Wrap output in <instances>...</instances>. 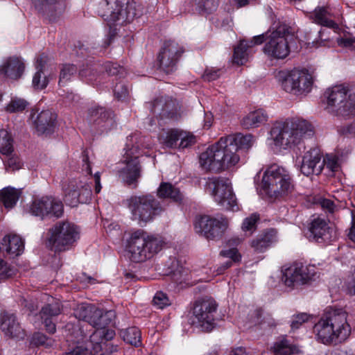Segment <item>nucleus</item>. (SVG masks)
I'll list each match as a JSON object with an SVG mask.
<instances>
[{"label": "nucleus", "mask_w": 355, "mask_h": 355, "mask_svg": "<svg viewBox=\"0 0 355 355\" xmlns=\"http://www.w3.org/2000/svg\"><path fill=\"white\" fill-rule=\"evenodd\" d=\"M74 314L79 320L87 322L96 329L85 346L78 345L63 355H110L117 351V345L110 343L115 332L107 328L115 318L114 311H103L94 305L83 304L78 306Z\"/></svg>", "instance_id": "1"}, {"label": "nucleus", "mask_w": 355, "mask_h": 355, "mask_svg": "<svg viewBox=\"0 0 355 355\" xmlns=\"http://www.w3.org/2000/svg\"><path fill=\"white\" fill-rule=\"evenodd\" d=\"M347 316V312L343 308H326L313 327L315 340L326 345L345 341L351 334Z\"/></svg>", "instance_id": "2"}, {"label": "nucleus", "mask_w": 355, "mask_h": 355, "mask_svg": "<svg viewBox=\"0 0 355 355\" xmlns=\"http://www.w3.org/2000/svg\"><path fill=\"white\" fill-rule=\"evenodd\" d=\"M145 137L139 132H135L127 137L125 153L118 170V176L123 184L132 189L137 188L142 175V166L139 158L146 155L145 149L148 145L144 144Z\"/></svg>", "instance_id": "3"}, {"label": "nucleus", "mask_w": 355, "mask_h": 355, "mask_svg": "<svg viewBox=\"0 0 355 355\" xmlns=\"http://www.w3.org/2000/svg\"><path fill=\"white\" fill-rule=\"evenodd\" d=\"M270 137L275 146L284 149L300 144L304 139L314 135L313 125L308 121L293 118L276 121L270 130Z\"/></svg>", "instance_id": "4"}, {"label": "nucleus", "mask_w": 355, "mask_h": 355, "mask_svg": "<svg viewBox=\"0 0 355 355\" xmlns=\"http://www.w3.org/2000/svg\"><path fill=\"white\" fill-rule=\"evenodd\" d=\"M136 5L133 0H104L100 3L99 12L109 26L105 48L117 35L116 26L130 23L137 15Z\"/></svg>", "instance_id": "5"}, {"label": "nucleus", "mask_w": 355, "mask_h": 355, "mask_svg": "<svg viewBox=\"0 0 355 355\" xmlns=\"http://www.w3.org/2000/svg\"><path fill=\"white\" fill-rule=\"evenodd\" d=\"M239 159V155L232 153L225 137H221L200 153L199 164L207 172L219 173L234 166Z\"/></svg>", "instance_id": "6"}, {"label": "nucleus", "mask_w": 355, "mask_h": 355, "mask_svg": "<svg viewBox=\"0 0 355 355\" xmlns=\"http://www.w3.org/2000/svg\"><path fill=\"white\" fill-rule=\"evenodd\" d=\"M164 245V241L161 237L137 230L128 240L126 250L132 261L141 263L153 258L162 250Z\"/></svg>", "instance_id": "7"}, {"label": "nucleus", "mask_w": 355, "mask_h": 355, "mask_svg": "<svg viewBox=\"0 0 355 355\" xmlns=\"http://www.w3.org/2000/svg\"><path fill=\"white\" fill-rule=\"evenodd\" d=\"M261 189L270 197L288 196L294 190V181L290 172L277 164L269 166L263 173Z\"/></svg>", "instance_id": "8"}, {"label": "nucleus", "mask_w": 355, "mask_h": 355, "mask_svg": "<svg viewBox=\"0 0 355 355\" xmlns=\"http://www.w3.org/2000/svg\"><path fill=\"white\" fill-rule=\"evenodd\" d=\"M127 202L132 219L140 226L153 220L164 210L159 201L150 194L133 196Z\"/></svg>", "instance_id": "9"}, {"label": "nucleus", "mask_w": 355, "mask_h": 355, "mask_svg": "<svg viewBox=\"0 0 355 355\" xmlns=\"http://www.w3.org/2000/svg\"><path fill=\"white\" fill-rule=\"evenodd\" d=\"M270 35L263 47V52L275 59H284L290 53L288 37L291 27L283 22H275L269 30Z\"/></svg>", "instance_id": "10"}, {"label": "nucleus", "mask_w": 355, "mask_h": 355, "mask_svg": "<svg viewBox=\"0 0 355 355\" xmlns=\"http://www.w3.org/2000/svg\"><path fill=\"white\" fill-rule=\"evenodd\" d=\"M284 90L293 95H306L311 90L313 80L306 70L279 71L277 75Z\"/></svg>", "instance_id": "11"}, {"label": "nucleus", "mask_w": 355, "mask_h": 355, "mask_svg": "<svg viewBox=\"0 0 355 355\" xmlns=\"http://www.w3.org/2000/svg\"><path fill=\"white\" fill-rule=\"evenodd\" d=\"M325 95L328 108L336 115L347 116L355 112V92L338 85L329 89Z\"/></svg>", "instance_id": "12"}, {"label": "nucleus", "mask_w": 355, "mask_h": 355, "mask_svg": "<svg viewBox=\"0 0 355 355\" xmlns=\"http://www.w3.org/2000/svg\"><path fill=\"white\" fill-rule=\"evenodd\" d=\"M206 189L214 197L217 204L227 210L239 209L236 198L233 192L230 180L224 178H209Z\"/></svg>", "instance_id": "13"}, {"label": "nucleus", "mask_w": 355, "mask_h": 355, "mask_svg": "<svg viewBox=\"0 0 355 355\" xmlns=\"http://www.w3.org/2000/svg\"><path fill=\"white\" fill-rule=\"evenodd\" d=\"M49 243L55 251L68 249L79 239L78 227L69 221L58 222L49 231Z\"/></svg>", "instance_id": "14"}, {"label": "nucleus", "mask_w": 355, "mask_h": 355, "mask_svg": "<svg viewBox=\"0 0 355 355\" xmlns=\"http://www.w3.org/2000/svg\"><path fill=\"white\" fill-rule=\"evenodd\" d=\"M218 304L211 297H202L197 300L193 306V324L202 328V331H210L216 326L215 313Z\"/></svg>", "instance_id": "15"}, {"label": "nucleus", "mask_w": 355, "mask_h": 355, "mask_svg": "<svg viewBox=\"0 0 355 355\" xmlns=\"http://www.w3.org/2000/svg\"><path fill=\"white\" fill-rule=\"evenodd\" d=\"M184 52V47L175 41H166L157 57L160 69L166 74L175 72L178 69V62Z\"/></svg>", "instance_id": "16"}, {"label": "nucleus", "mask_w": 355, "mask_h": 355, "mask_svg": "<svg viewBox=\"0 0 355 355\" xmlns=\"http://www.w3.org/2000/svg\"><path fill=\"white\" fill-rule=\"evenodd\" d=\"M62 202L52 196L34 199L29 207V212L35 216L45 218H60L63 214Z\"/></svg>", "instance_id": "17"}, {"label": "nucleus", "mask_w": 355, "mask_h": 355, "mask_svg": "<svg viewBox=\"0 0 355 355\" xmlns=\"http://www.w3.org/2000/svg\"><path fill=\"white\" fill-rule=\"evenodd\" d=\"M313 278V273L302 263L295 262L284 269L282 281L284 284L291 288H294L306 284Z\"/></svg>", "instance_id": "18"}, {"label": "nucleus", "mask_w": 355, "mask_h": 355, "mask_svg": "<svg viewBox=\"0 0 355 355\" xmlns=\"http://www.w3.org/2000/svg\"><path fill=\"white\" fill-rule=\"evenodd\" d=\"M228 225L227 220L221 217L220 219L211 218L209 216H202L196 223V228L208 240L220 239L225 231Z\"/></svg>", "instance_id": "19"}, {"label": "nucleus", "mask_w": 355, "mask_h": 355, "mask_svg": "<svg viewBox=\"0 0 355 355\" xmlns=\"http://www.w3.org/2000/svg\"><path fill=\"white\" fill-rule=\"evenodd\" d=\"M30 119L39 135H50L54 132L57 124V114L49 110L40 113L31 110Z\"/></svg>", "instance_id": "20"}, {"label": "nucleus", "mask_w": 355, "mask_h": 355, "mask_svg": "<svg viewBox=\"0 0 355 355\" xmlns=\"http://www.w3.org/2000/svg\"><path fill=\"white\" fill-rule=\"evenodd\" d=\"M111 110L97 105H92L87 110V121L99 128L101 132L110 130L114 125Z\"/></svg>", "instance_id": "21"}, {"label": "nucleus", "mask_w": 355, "mask_h": 355, "mask_svg": "<svg viewBox=\"0 0 355 355\" xmlns=\"http://www.w3.org/2000/svg\"><path fill=\"white\" fill-rule=\"evenodd\" d=\"M322 153L318 148L306 151L302 157L301 173L306 176L320 175L324 168V161H322Z\"/></svg>", "instance_id": "22"}, {"label": "nucleus", "mask_w": 355, "mask_h": 355, "mask_svg": "<svg viewBox=\"0 0 355 355\" xmlns=\"http://www.w3.org/2000/svg\"><path fill=\"white\" fill-rule=\"evenodd\" d=\"M306 236L318 243H329L335 239L334 230L321 218H314L310 224Z\"/></svg>", "instance_id": "23"}, {"label": "nucleus", "mask_w": 355, "mask_h": 355, "mask_svg": "<svg viewBox=\"0 0 355 355\" xmlns=\"http://www.w3.org/2000/svg\"><path fill=\"white\" fill-rule=\"evenodd\" d=\"M0 328L5 336L19 340L24 339L26 333L21 326L16 315L8 311H3L1 314Z\"/></svg>", "instance_id": "24"}, {"label": "nucleus", "mask_w": 355, "mask_h": 355, "mask_svg": "<svg viewBox=\"0 0 355 355\" xmlns=\"http://www.w3.org/2000/svg\"><path fill=\"white\" fill-rule=\"evenodd\" d=\"M338 17V15L334 13L333 9L329 6H317L309 14V19L313 22L334 31L339 29V26L336 21Z\"/></svg>", "instance_id": "25"}, {"label": "nucleus", "mask_w": 355, "mask_h": 355, "mask_svg": "<svg viewBox=\"0 0 355 355\" xmlns=\"http://www.w3.org/2000/svg\"><path fill=\"white\" fill-rule=\"evenodd\" d=\"M60 313L61 308L59 302L49 303L42 308L40 315L48 333L53 334L55 332L56 326L53 320Z\"/></svg>", "instance_id": "26"}, {"label": "nucleus", "mask_w": 355, "mask_h": 355, "mask_svg": "<svg viewBox=\"0 0 355 355\" xmlns=\"http://www.w3.org/2000/svg\"><path fill=\"white\" fill-rule=\"evenodd\" d=\"M48 62L49 58L44 53L40 55L36 58L35 66L37 71L32 81V85L35 89L42 90L46 88L49 84V79L44 73Z\"/></svg>", "instance_id": "27"}, {"label": "nucleus", "mask_w": 355, "mask_h": 355, "mask_svg": "<svg viewBox=\"0 0 355 355\" xmlns=\"http://www.w3.org/2000/svg\"><path fill=\"white\" fill-rule=\"evenodd\" d=\"M24 68V64L20 59L11 57L0 66V73L10 79L17 80L21 76Z\"/></svg>", "instance_id": "28"}, {"label": "nucleus", "mask_w": 355, "mask_h": 355, "mask_svg": "<svg viewBox=\"0 0 355 355\" xmlns=\"http://www.w3.org/2000/svg\"><path fill=\"white\" fill-rule=\"evenodd\" d=\"M24 248V241L18 235L5 236L0 243V250L7 254L18 256Z\"/></svg>", "instance_id": "29"}, {"label": "nucleus", "mask_w": 355, "mask_h": 355, "mask_svg": "<svg viewBox=\"0 0 355 355\" xmlns=\"http://www.w3.org/2000/svg\"><path fill=\"white\" fill-rule=\"evenodd\" d=\"M224 137L234 154H237L239 150H248L254 143V137L250 134L243 135L238 133Z\"/></svg>", "instance_id": "30"}, {"label": "nucleus", "mask_w": 355, "mask_h": 355, "mask_svg": "<svg viewBox=\"0 0 355 355\" xmlns=\"http://www.w3.org/2000/svg\"><path fill=\"white\" fill-rule=\"evenodd\" d=\"M276 234L274 229L267 230L251 241V248L257 253L265 252L276 241Z\"/></svg>", "instance_id": "31"}, {"label": "nucleus", "mask_w": 355, "mask_h": 355, "mask_svg": "<svg viewBox=\"0 0 355 355\" xmlns=\"http://www.w3.org/2000/svg\"><path fill=\"white\" fill-rule=\"evenodd\" d=\"M268 118V114L264 110L258 109L245 116L243 119L241 124L246 129L257 128L266 123Z\"/></svg>", "instance_id": "32"}, {"label": "nucleus", "mask_w": 355, "mask_h": 355, "mask_svg": "<svg viewBox=\"0 0 355 355\" xmlns=\"http://www.w3.org/2000/svg\"><path fill=\"white\" fill-rule=\"evenodd\" d=\"M157 195L162 199H171L174 202H180L182 200V195L178 188L171 183L162 182L160 183Z\"/></svg>", "instance_id": "33"}, {"label": "nucleus", "mask_w": 355, "mask_h": 355, "mask_svg": "<svg viewBox=\"0 0 355 355\" xmlns=\"http://www.w3.org/2000/svg\"><path fill=\"white\" fill-rule=\"evenodd\" d=\"M21 193L20 190L11 187L3 188L0 191V203L6 209H12L16 205Z\"/></svg>", "instance_id": "34"}, {"label": "nucleus", "mask_w": 355, "mask_h": 355, "mask_svg": "<svg viewBox=\"0 0 355 355\" xmlns=\"http://www.w3.org/2000/svg\"><path fill=\"white\" fill-rule=\"evenodd\" d=\"M148 108L154 114H158L162 117L177 119V113L174 111H168L169 105L166 103L163 97L155 98L153 102L148 103Z\"/></svg>", "instance_id": "35"}, {"label": "nucleus", "mask_w": 355, "mask_h": 355, "mask_svg": "<svg viewBox=\"0 0 355 355\" xmlns=\"http://www.w3.org/2000/svg\"><path fill=\"white\" fill-rule=\"evenodd\" d=\"M251 46L248 44L247 40H241L239 44L234 47L233 54V62L236 64L243 65L248 60L249 49Z\"/></svg>", "instance_id": "36"}, {"label": "nucleus", "mask_w": 355, "mask_h": 355, "mask_svg": "<svg viewBox=\"0 0 355 355\" xmlns=\"http://www.w3.org/2000/svg\"><path fill=\"white\" fill-rule=\"evenodd\" d=\"M241 242L242 239L236 236L230 239L227 242V245L230 249L222 250L220 254L223 257L232 259L235 263L240 261L241 256L236 247Z\"/></svg>", "instance_id": "37"}, {"label": "nucleus", "mask_w": 355, "mask_h": 355, "mask_svg": "<svg viewBox=\"0 0 355 355\" xmlns=\"http://www.w3.org/2000/svg\"><path fill=\"white\" fill-rule=\"evenodd\" d=\"M120 335L125 343L131 345L139 347L141 345V331L136 327L121 330Z\"/></svg>", "instance_id": "38"}, {"label": "nucleus", "mask_w": 355, "mask_h": 355, "mask_svg": "<svg viewBox=\"0 0 355 355\" xmlns=\"http://www.w3.org/2000/svg\"><path fill=\"white\" fill-rule=\"evenodd\" d=\"M296 347L286 339L282 338L276 341L271 347L275 355H291L294 354Z\"/></svg>", "instance_id": "39"}, {"label": "nucleus", "mask_w": 355, "mask_h": 355, "mask_svg": "<svg viewBox=\"0 0 355 355\" xmlns=\"http://www.w3.org/2000/svg\"><path fill=\"white\" fill-rule=\"evenodd\" d=\"M101 68L108 76H115L116 80L124 78L127 73L123 67L110 61L105 62Z\"/></svg>", "instance_id": "40"}, {"label": "nucleus", "mask_w": 355, "mask_h": 355, "mask_svg": "<svg viewBox=\"0 0 355 355\" xmlns=\"http://www.w3.org/2000/svg\"><path fill=\"white\" fill-rule=\"evenodd\" d=\"M79 190L76 188V183L71 182L64 191V202L71 207H76L80 203Z\"/></svg>", "instance_id": "41"}, {"label": "nucleus", "mask_w": 355, "mask_h": 355, "mask_svg": "<svg viewBox=\"0 0 355 355\" xmlns=\"http://www.w3.org/2000/svg\"><path fill=\"white\" fill-rule=\"evenodd\" d=\"M100 67L98 63L87 65L86 67L80 69L79 76L81 78H85L89 83H92L94 81H97L100 76L97 73V70Z\"/></svg>", "instance_id": "42"}, {"label": "nucleus", "mask_w": 355, "mask_h": 355, "mask_svg": "<svg viewBox=\"0 0 355 355\" xmlns=\"http://www.w3.org/2000/svg\"><path fill=\"white\" fill-rule=\"evenodd\" d=\"M195 4L198 12L209 14L217 9L219 0H195Z\"/></svg>", "instance_id": "43"}, {"label": "nucleus", "mask_w": 355, "mask_h": 355, "mask_svg": "<svg viewBox=\"0 0 355 355\" xmlns=\"http://www.w3.org/2000/svg\"><path fill=\"white\" fill-rule=\"evenodd\" d=\"M76 188L79 190L80 203H89L92 196L91 183L80 180L76 182Z\"/></svg>", "instance_id": "44"}, {"label": "nucleus", "mask_w": 355, "mask_h": 355, "mask_svg": "<svg viewBox=\"0 0 355 355\" xmlns=\"http://www.w3.org/2000/svg\"><path fill=\"white\" fill-rule=\"evenodd\" d=\"M12 139L6 130H0V152L8 155L12 152Z\"/></svg>", "instance_id": "45"}, {"label": "nucleus", "mask_w": 355, "mask_h": 355, "mask_svg": "<svg viewBox=\"0 0 355 355\" xmlns=\"http://www.w3.org/2000/svg\"><path fill=\"white\" fill-rule=\"evenodd\" d=\"M173 264L174 266L176 265L177 267L175 269L172 270L170 272L169 276L171 280L177 284L184 282L187 279V276L189 275L188 269L185 268L182 266H179L178 261L173 263Z\"/></svg>", "instance_id": "46"}, {"label": "nucleus", "mask_w": 355, "mask_h": 355, "mask_svg": "<svg viewBox=\"0 0 355 355\" xmlns=\"http://www.w3.org/2000/svg\"><path fill=\"white\" fill-rule=\"evenodd\" d=\"M76 72L77 67L75 65L69 64H63L60 70L59 85H64Z\"/></svg>", "instance_id": "47"}, {"label": "nucleus", "mask_w": 355, "mask_h": 355, "mask_svg": "<svg viewBox=\"0 0 355 355\" xmlns=\"http://www.w3.org/2000/svg\"><path fill=\"white\" fill-rule=\"evenodd\" d=\"M181 130L170 129L166 132L164 144L166 146L171 148H178V141L181 137Z\"/></svg>", "instance_id": "48"}, {"label": "nucleus", "mask_w": 355, "mask_h": 355, "mask_svg": "<svg viewBox=\"0 0 355 355\" xmlns=\"http://www.w3.org/2000/svg\"><path fill=\"white\" fill-rule=\"evenodd\" d=\"M31 343L36 347L43 346L48 348L53 345L54 340L42 333L36 332L33 334Z\"/></svg>", "instance_id": "49"}, {"label": "nucleus", "mask_w": 355, "mask_h": 355, "mask_svg": "<svg viewBox=\"0 0 355 355\" xmlns=\"http://www.w3.org/2000/svg\"><path fill=\"white\" fill-rule=\"evenodd\" d=\"M28 105V103L26 100L15 97L11 99L6 106V110L10 113L22 112L26 108Z\"/></svg>", "instance_id": "50"}, {"label": "nucleus", "mask_w": 355, "mask_h": 355, "mask_svg": "<svg viewBox=\"0 0 355 355\" xmlns=\"http://www.w3.org/2000/svg\"><path fill=\"white\" fill-rule=\"evenodd\" d=\"M259 220V216L253 214L249 217L244 219L242 224V230L244 232H250V234H251L257 227V223Z\"/></svg>", "instance_id": "51"}, {"label": "nucleus", "mask_w": 355, "mask_h": 355, "mask_svg": "<svg viewBox=\"0 0 355 355\" xmlns=\"http://www.w3.org/2000/svg\"><path fill=\"white\" fill-rule=\"evenodd\" d=\"M153 302L154 306L160 309H163L171 304L167 295L162 291H158L155 293Z\"/></svg>", "instance_id": "52"}, {"label": "nucleus", "mask_w": 355, "mask_h": 355, "mask_svg": "<svg viewBox=\"0 0 355 355\" xmlns=\"http://www.w3.org/2000/svg\"><path fill=\"white\" fill-rule=\"evenodd\" d=\"M181 137H180V142L179 143L178 148H186L191 146L196 143V137L187 132H184L181 130Z\"/></svg>", "instance_id": "53"}, {"label": "nucleus", "mask_w": 355, "mask_h": 355, "mask_svg": "<svg viewBox=\"0 0 355 355\" xmlns=\"http://www.w3.org/2000/svg\"><path fill=\"white\" fill-rule=\"evenodd\" d=\"M5 167L7 171H14L18 170L21 166V162L18 157H10L4 162Z\"/></svg>", "instance_id": "54"}, {"label": "nucleus", "mask_w": 355, "mask_h": 355, "mask_svg": "<svg viewBox=\"0 0 355 355\" xmlns=\"http://www.w3.org/2000/svg\"><path fill=\"white\" fill-rule=\"evenodd\" d=\"M115 97L118 100H123L128 94L127 86L122 82H119L116 84L113 89Z\"/></svg>", "instance_id": "55"}, {"label": "nucleus", "mask_w": 355, "mask_h": 355, "mask_svg": "<svg viewBox=\"0 0 355 355\" xmlns=\"http://www.w3.org/2000/svg\"><path fill=\"white\" fill-rule=\"evenodd\" d=\"M309 315L305 313H302L296 315L293 317V320L291 322V327L292 329H297L300 327L309 320Z\"/></svg>", "instance_id": "56"}, {"label": "nucleus", "mask_w": 355, "mask_h": 355, "mask_svg": "<svg viewBox=\"0 0 355 355\" xmlns=\"http://www.w3.org/2000/svg\"><path fill=\"white\" fill-rule=\"evenodd\" d=\"M221 73V69H215L214 68L207 69L202 75V78L205 81H213L218 78Z\"/></svg>", "instance_id": "57"}, {"label": "nucleus", "mask_w": 355, "mask_h": 355, "mask_svg": "<svg viewBox=\"0 0 355 355\" xmlns=\"http://www.w3.org/2000/svg\"><path fill=\"white\" fill-rule=\"evenodd\" d=\"M322 161H324V166H326V167L329 168L330 171L334 172L337 171L338 165L337 159L335 156L327 155L323 159L322 158Z\"/></svg>", "instance_id": "58"}, {"label": "nucleus", "mask_w": 355, "mask_h": 355, "mask_svg": "<svg viewBox=\"0 0 355 355\" xmlns=\"http://www.w3.org/2000/svg\"><path fill=\"white\" fill-rule=\"evenodd\" d=\"M14 275V269L2 259L0 263V278L6 279Z\"/></svg>", "instance_id": "59"}, {"label": "nucleus", "mask_w": 355, "mask_h": 355, "mask_svg": "<svg viewBox=\"0 0 355 355\" xmlns=\"http://www.w3.org/2000/svg\"><path fill=\"white\" fill-rule=\"evenodd\" d=\"M320 205L326 212L330 214H333L336 209V206L334 201L330 199L321 198L320 200Z\"/></svg>", "instance_id": "60"}, {"label": "nucleus", "mask_w": 355, "mask_h": 355, "mask_svg": "<svg viewBox=\"0 0 355 355\" xmlns=\"http://www.w3.org/2000/svg\"><path fill=\"white\" fill-rule=\"evenodd\" d=\"M270 35L269 31L265 34H261L257 36H254L250 41H247L248 44L252 47L254 45L262 44L266 40H268V36Z\"/></svg>", "instance_id": "61"}, {"label": "nucleus", "mask_w": 355, "mask_h": 355, "mask_svg": "<svg viewBox=\"0 0 355 355\" xmlns=\"http://www.w3.org/2000/svg\"><path fill=\"white\" fill-rule=\"evenodd\" d=\"M337 41L340 46L355 49V37H339Z\"/></svg>", "instance_id": "62"}, {"label": "nucleus", "mask_w": 355, "mask_h": 355, "mask_svg": "<svg viewBox=\"0 0 355 355\" xmlns=\"http://www.w3.org/2000/svg\"><path fill=\"white\" fill-rule=\"evenodd\" d=\"M83 171H85L87 174L92 175V168L89 162L88 155L85 153V151L83 152Z\"/></svg>", "instance_id": "63"}, {"label": "nucleus", "mask_w": 355, "mask_h": 355, "mask_svg": "<svg viewBox=\"0 0 355 355\" xmlns=\"http://www.w3.org/2000/svg\"><path fill=\"white\" fill-rule=\"evenodd\" d=\"M348 236L352 241H355V214H352V227Z\"/></svg>", "instance_id": "64"}]
</instances>
